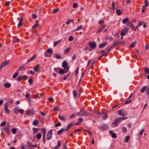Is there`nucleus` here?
I'll return each instance as SVG.
<instances>
[{
  "label": "nucleus",
  "mask_w": 149,
  "mask_h": 149,
  "mask_svg": "<svg viewBox=\"0 0 149 149\" xmlns=\"http://www.w3.org/2000/svg\"><path fill=\"white\" fill-rule=\"evenodd\" d=\"M39 121L37 120H35L33 123V125H37L38 124Z\"/></svg>",
  "instance_id": "bb28decb"
},
{
  "label": "nucleus",
  "mask_w": 149,
  "mask_h": 149,
  "mask_svg": "<svg viewBox=\"0 0 149 149\" xmlns=\"http://www.w3.org/2000/svg\"><path fill=\"white\" fill-rule=\"evenodd\" d=\"M110 133L111 134V137L115 139L116 138V135L115 133H113L112 131H109Z\"/></svg>",
  "instance_id": "2eb2a0df"
},
{
  "label": "nucleus",
  "mask_w": 149,
  "mask_h": 149,
  "mask_svg": "<svg viewBox=\"0 0 149 149\" xmlns=\"http://www.w3.org/2000/svg\"><path fill=\"white\" fill-rule=\"evenodd\" d=\"M41 130L43 132V137H45L46 134V130L45 128H42Z\"/></svg>",
  "instance_id": "5701e85b"
},
{
  "label": "nucleus",
  "mask_w": 149,
  "mask_h": 149,
  "mask_svg": "<svg viewBox=\"0 0 149 149\" xmlns=\"http://www.w3.org/2000/svg\"><path fill=\"white\" fill-rule=\"evenodd\" d=\"M147 88V86H144L142 88L141 90V93H143L145 91V90Z\"/></svg>",
  "instance_id": "72a5a7b5"
},
{
  "label": "nucleus",
  "mask_w": 149,
  "mask_h": 149,
  "mask_svg": "<svg viewBox=\"0 0 149 149\" xmlns=\"http://www.w3.org/2000/svg\"><path fill=\"white\" fill-rule=\"evenodd\" d=\"M33 134H36L38 131V128L33 127Z\"/></svg>",
  "instance_id": "473e14b6"
},
{
  "label": "nucleus",
  "mask_w": 149,
  "mask_h": 149,
  "mask_svg": "<svg viewBox=\"0 0 149 149\" xmlns=\"http://www.w3.org/2000/svg\"><path fill=\"white\" fill-rule=\"evenodd\" d=\"M36 56L37 55L36 54H34L33 56L31 57L28 60L27 62H29L33 60Z\"/></svg>",
  "instance_id": "a878e982"
},
{
  "label": "nucleus",
  "mask_w": 149,
  "mask_h": 149,
  "mask_svg": "<svg viewBox=\"0 0 149 149\" xmlns=\"http://www.w3.org/2000/svg\"><path fill=\"white\" fill-rule=\"evenodd\" d=\"M52 131V130H51L47 133L46 138L47 140H49L52 138V136L53 134Z\"/></svg>",
  "instance_id": "f03ea898"
},
{
  "label": "nucleus",
  "mask_w": 149,
  "mask_h": 149,
  "mask_svg": "<svg viewBox=\"0 0 149 149\" xmlns=\"http://www.w3.org/2000/svg\"><path fill=\"white\" fill-rule=\"evenodd\" d=\"M144 8L147 7L149 5V3L147 0H145L144 1Z\"/></svg>",
  "instance_id": "f704fd0d"
},
{
  "label": "nucleus",
  "mask_w": 149,
  "mask_h": 149,
  "mask_svg": "<svg viewBox=\"0 0 149 149\" xmlns=\"http://www.w3.org/2000/svg\"><path fill=\"white\" fill-rule=\"evenodd\" d=\"M123 110H119L118 111V113L119 115L122 116H125V114L123 113Z\"/></svg>",
  "instance_id": "f3484780"
},
{
  "label": "nucleus",
  "mask_w": 149,
  "mask_h": 149,
  "mask_svg": "<svg viewBox=\"0 0 149 149\" xmlns=\"http://www.w3.org/2000/svg\"><path fill=\"white\" fill-rule=\"evenodd\" d=\"M107 42L103 43L100 44L99 45V47L100 48H102L105 46L106 45H107Z\"/></svg>",
  "instance_id": "6ab92c4d"
},
{
  "label": "nucleus",
  "mask_w": 149,
  "mask_h": 149,
  "mask_svg": "<svg viewBox=\"0 0 149 149\" xmlns=\"http://www.w3.org/2000/svg\"><path fill=\"white\" fill-rule=\"evenodd\" d=\"M40 65H37L34 68V70L35 72H37L39 68Z\"/></svg>",
  "instance_id": "b1692460"
},
{
  "label": "nucleus",
  "mask_w": 149,
  "mask_h": 149,
  "mask_svg": "<svg viewBox=\"0 0 149 149\" xmlns=\"http://www.w3.org/2000/svg\"><path fill=\"white\" fill-rule=\"evenodd\" d=\"M82 27V26L81 25H80L77 28L75 29L72 32H74L76 31H78L81 29Z\"/></svg>",
  "instance_id": "2f4dec72"
},
{
  "label": "nucleus",
  "mask_w": 149,
  "mask_h": 149,
  "mask_svg": "<svg viewBox=\"0 0 149 149\" xmlns=\"http://www.w3.org/2000/svg\"><path fill=\"white\" fill-rule=\"evenodd\" d=\"M127 25L128 26H130L131 28L132 29L136 31V28L134 25L130 22H129L127 24Z\"/></svg>",
  "instance_id": "9d476101"
},
{
  "label": "nucleus",
  "mask_w": 149,
  "mask_h": 149,
  "mask_svg": "<svg viewBox=\"0 0 149 149\" xmlns=\"http://www.w3.org/2000/svg\"><path fill=\"white\" fill-rule=\"evenodd\" d=\"M116 13L118 15H120L121 14V12L120 10H117Z\"/></svg>",
  "instance_id": "c03bdc74"
},
{
  "label": "nucleus",
  "mask_w": 149,
  "mask_h": 149,
  "mask_svg": "<svg viewBox=\"0 0 149 149\" xmlns=\"http://www.w3.org/2000/svg\"><path fill=\"white\" fill-rule=\"evenodd\" d=\"M130 136H127L125 138V140L124 141V142L125 143H127V142L130 139Z\"/></svg>",
  "instance_id": "7c9ffc66"
},
{
  "label": "nucleus",
  "mask_w": 149,
  "mask_h": 149,
  "mask_svg": "<svg viewBox=\"0 0 149 149\" xmlns=\"http://www.w3.org/2000/svg\"><path fill=\"white\" fill-rule=\"evenodd\" d=\"M22 79L24 80H26L27 78V76L26 75H24L21 76Z\"/></svg>",
  "instance_id": "6e6d98bb"
},
{
  "label": "nucleus",
  "mask_w": 149,
  "mask_h": 149,
  "mask_svg": "<svg viewBox=\"0 0 149 149\" xmlns=\"http://www.w3.org/2000/svg\"><path fill=\"white\" fill-rule=\"evenodd\" d=\"M61 146V142L60 141H58L57 142V145L55 146L56 147L58 148L59 147H60Z\"/></svg>",
  "instance_id": "e433bc0d"
},
{
  "label": "nucleus",
  "mask_w": 149,
  "mask_h": 149,
  "mask_svg": "<svg viewBox=\"0 0 149 149\" xmlns=\"http://www.w3.org/2000/svg\"><path fill=\"white\" fill-rule=\"evenodd\" d=\"M117 123H117L116 122V121L115 120L114 122H113L112 123V127H113L116 126L117 125Z\"/></svg>",
  "instance_id": "a18cd8bd"
},
{
  "label": "nucleus",
  "mask_w": 149,
  "mask_h": 149,
  "mask_svg": "<svg viewBox=\"0 0 149 149\" xmlns=\"http://www.w3.org/2000/svg\"><path fill=\"white\" fill-rule=\"evenodd\" d=\"M106 39L107 40L109 39L110 41H111L113 39V38L112 37L109 36H107L106 37Z\"/></svg>",
  "instance_id": "8fccbe9b"
},
{
  "label": "nucleus",
  "mask_w": 149,
  "mask_h": 149,
  "mask_svg": "<svg viewBox=\"0 0 149 149\" xmlns=\"http://www.w3.org/2000/svg\"><path fill=\"white\" fill-rule=\"evenodd\" d=\"M4 86L6 88H9L11 86L9 82H6L4 84Z\"/></svg>",
  "instance_id": "aec40b11"
},
{
  "label": "nucleus",
  "mask_w": 149,
  "mask_h": 149,
  "mask_svg": "<svg viewBox=\"0 0 149 149\" xmlns=\"http://www.w3.org/2000/svg\"><path fill=\"white\" fill-rule=\"evenodd\" d=\"M39 21L38 20H36L35 21V24L32 26V29H34L35 28H37L39 26L38 24Z\"/></svg>",
  "instance_id": "f8f14e48"
},
{
  "label": "nucleus",
  "mask_w": 149,
  "mask_h": 149,
  "mask_svg": "<svg viewBox=\"0 0 149 149\" xmlns=\"http://www.w3.org/2000/svg\"><path fill=\"white\" fill-rule=\"evenodd\" d=\"M128 29L125 28L122 30L121 31L120 35L121 36H123L126 34L128 32Z\"/></svg>",
  "instance_id": "423d86ee"
},
{
  "label": "nucleus",
  "mask_w": 149,
  "mask_h": 149,
  "mask_svg": "<svg viewBox=\"0 0 149 149\" xmlns=\"http://www.w3.org/2000/svg\"><path fill=\"white\" fill-rule=\"evenodd\" d=\"M22 79L21 76H19L17 78L16 80L18 82H19L21 80H22Z\"/></svg>",
  "instance_id": "37998d69"
},
{
  "label": "nucleus",
  "mask_w": 149,
  "mask_h": 149,
  "mask_svg": "<svg viewBox=\"0 0 149 149\" xmlns=\"http://www.w3.org/2000/svg\"><path fill=\"white\" fill-rule=\"evenodd\" d=\"M8 103H6L4 104V110L5 111V112L6 113L9 114L10 113V111L8 109Z\"/></svg>",
  "instance_id": "39448f33"
},
{
  "label": "nucleus",
  "mask_w": 149,
  "mask_h": 149,
  "mask_svg": "<svg viewBox=\"0 0 149 149\" xmlns=\"http://www.w3.org/2000/svg\"><path fill=\"white\" fill-rule=\"evenodd\" d=\"M35 113L33 109H29L26 111V114L28 116H31L34 114Z\"/></svg>",
  "instance_id": "7ed1b4c3"
},
{
  "label": "nucleus",
  "mask_w": 149,
  "mask_h": 149,
  "mask_svg": "<svg viewBox=\"0 0 149 149\" xmlns=\"http://www.w3.org/2000/svg\"><path fill=\"white\" fill-rule=\"evenodd\" d=\"M70 49V48H68L65 49L64 51V54H65L69 52Z\"/></svg>",
  "instance_id": "a19ab883"
},
{
  "label": "nucleus",
  "mask_w": 149,
  "mask_h": 149,
  "mask_svg": "<svg viewBox=\"0 0 149 149\" xmlns=\"http://www.w3.org/2000/svg\"><path fill=\"white\" fill-rule=\"evenodd\" d=\"M61 125V123L59 122H58L55 125V127H57L60 126Z\"/></svg>",
  "instance_id": "338daca9"
},
{
  "label": "nucleus",
  "mask_w": 149,
  "mask_h": 149,
  "mask_svg": "<svg viewBox=\"0 0 149 149\" xmlns=\"http://www.w3.org/2000/svg\"><path fill=\"white\" fill-rule=\"evenodd\" d=\"M65 130V129L64 128L60 130H59L58 132V135L60 134L62 132H63Z\"/></svg>",
  "instance_id": "58836bf2"
},
{
  "label": "nucleus",
  "mask_w": 149,
  "mask_h": 149,
  "mask_svg": "<svg viewBox=\"0 0 149 149\" xmlns=\"http://www.w3.org/2000/svg\"><path fill=\"white\" fill-rule=\"evenodd\" d=\"M19 112L21 114H22L24 113V111L22 109H20L19 110Z\"/></svg>",
  "instance_id": "69168bd1"
},
{
  "label": "nucleus",
  "mask_w": 149,
  "mask_h": 149,
  "mask_svg": "<svg viewBox=\"0 0 149 149\" xmlns=\"http://www.w3.org/2000/svg\"><path fill=\"white\" fill-rule=\"evenodd\" d=\"M13 134H15L16 132V130L15 128H13L11 130Z\"/></svg>",
  "instance_id": "864d4df0"
},
{
  "label": "nucleus",
  "mask_w": 149,
  "mask_h": 149,
  "mask_svg": "<svg viewBox=\"0 0 149 149\" xmlns=\"http://www.w3.org/2000/svg\"><path fill=\"white\" fill-rule=\"evenodd\" d=\"M26 146L28 148H31L32 144L31 142L29 141H28L27 143L26 144Z\"/></svg>",
  "instance_id": "393cba45"
},
{
  "label": "nucleus",
  "mask_w": 149,
  "mask_h": 149,
  "mask_svg": "<svg viewBox=\"0 0 149 149\" xmlns=\"http://www.w3.org/2000/svg\"><path fill=\"white\" fill-rule=\"evenodd\" d=\"M5 130L6 132L8 133V134H10V130L9 129H5Z\"/></svg>",
  "instance_id": "0e129e2a"
},
{
  "label": "nucleus",
  "mask_w": 149,
  "mask_h": 149,
  "mask_svg": "<svg viewBox=\"0 0 149 149\" xmlns=\"http://www.w3.org/2000/svg\"><path fill=\"white\" fill-rule=\"evenodd\" d=\"M73 20H69L67 21L66 22V24L68 25L70 24L71 22H73Z\"/></svg>",
  "instance_id": "de8ad7c7"
},
{
  "label": "nucleus",
  "mask_w": 149,
  "mask_h": 149,
  "mask_svg": "<svg viewBox=\"0 0 149 149\" xmlns=\"http://www.w3.org/2000/svg\"><path fill=\"white\" fill-rule=\"evenodd\" d=\"M9 63L8 61H4L0 65V70L1 69L3 66L8 65Z\"/></svg>",
  "instance_id": "6e6552de"
},
{
  "label": "nucleus",
  "mask_w": 149,
  "mask_h": 149,
  "mask_svg": "<svg viewBox=\"0 0 149 149\" xmlns=\"http://www.w3.org/2000/svg\"><path fill=\"white\" fill-rule=\"evenodd\" d=\"M58 117L61 120L64 121L65 120V118L63 116H61L60 115H58Z\"/></svg>",
  "instance_id": "4c0bfd02"
},
{
  "label": "nucleus",
  "mask_w": 149,
  "mask_h": 149,
  "mask_svg": "<svg viewBox=\"0 0 149 149\" xmlns=\"http://www.w3.org/2000/svg\"><path fill=\"white\" fill-rule=\"evenodd\" d=\"M19 72L17 71L15 73L13 74L12 76V77L13 78H15L18 75Z\"/></svg>",
  "instance_id": "cd10ccee"
},
{
  "label": "nucleus",
  "mask_w": 149,
  "mask_h": 149,
  "mask_svg": "<svg viewBox=\"0 0 149 149\" xmlns=\"http://www.w3.org/2000/svg\"><path fill=\"white\" fill-rule=\"evenodd\" d=\"M129 19L127 17L123 19L122 22L123 23L125 24L128 21Z\"/></svg>",
  "instance_id": "c85d7f7f"
},
{
  "label": "nucleus",
  "mask_w": 149,
  "mask_h": 149,
  "mask_svg": "<svg viewBox=\"0 0 149 149\" xmlns=\"http://www.w3.org/2000/svg\"><path fill=\"white\" fill-rule=\"evenodd\" d=\"M119 45L120 42L116 41L114 42L111 46L112 47L114 48L115 47Z\"/></svg>",
  "instance_id": "dca6fc26"
},
{
  "label": "nucleus",
  "mask_w": 149,
  "mask_h": 149,
  "mask_svg": "<svg viewBox=\"0 0 149 149\" xmlns=\"http://www.w3.org/2000/svg\"><path fill=\"white\" fill-rule=\"evenodd\" d=\"M62 67L64 68L65 70H68L69 69V67L68 66V64L66 61H63L62 63Z\"/></svg>",
  "instance_id": "0eeeda50"
},
{
  "label": "nucleus",
  "mask_w": 149,
  "mask_h": 149,
  "mask_svg": "<svg viewBox=\"0 0 149 149\" xmlns=\"http://www.w3.org/2000/svg\"><path fill=\"white\" fill-rule=\"evenodd\" d=\"M79 68H77L75 70V73L76 74V76H77V74L78 73V72H79Z\"/></svg>",
  "instance_id": "5fc2aeb1"
},
{
  "label": "nucleus",
  "mask_w": 149,
  "mask_h": 149,
  "mask_svg": "<svg viewBox=\"0 0 149 149\" xmlns=\"http://www.w3.org/2000/svg\"><path fill=\"white\" fill-rule=\"evenodd\" d=\"M77 115L80 116H86L88 115V114L85 111L81 110L79 112L77 113Z\"/></svg>",
  "instance_id": "20e7f679"
},
{
  "label": "nucleus",
  "mask_w": 149,
  "mask_h": 149,
  "mask_svg": "<svg viewBox=\"0 0 149 149\" xmlns=\"http://www.w3.org/2000/svg\"><path fill=\"white\" fill-rule=\"evenodd\" d=\"M122 130L123 132H126L127 131V129L125 127H123L122 128Z\"/></svg>",
  "instance_id": "774afa93"
},
{
  "label": "nucleus",
  "mask_w": 149,
  "mask_h": 149,
  "mask_svg": "<svg viewBox=\"0 0 149 149\" xmlns=\"http://www.w3.org/2000/svg\"><path fill=\"white\" fill-rule=\"evenodd\" d=\"M105 28V26L104 25H102V27L100 28L97 31V32L98 33H100Z\"/></svg>",
  "instance_id": "4be33fe9"
},
{
  "label": "nucleus",
  "mask_w": 149,
  "mask_h": 149,
  "mask_svg": "<svg viewBox=\"0 0 149 149\" xmlns=\"http://www.w3.org/2000/svg\"><path fill=\"white\" fill-rule=\"evenodd\" d=\"M61 41V40H60L54 42V45L55 46H56Z\"/></svg>",
  "instance_id": "79ce46f5"
},
{
  "label": "nucleus",
  "mask_w": 149,
  "mask_h": 149,
  "mask_svg": "<svg viewBox=\"0 0 149 149\" xmlns=\"http://www.w3.org/2000/svg\"><path fill=\"white\" fill-rule=\"evenodd\" d=\"M89 44L91 47L93 49H94L96 47V43L95 42H89Z\"/></svg>",
  "instance_id": "1a4fd4ad"
},
{
  "label": "nucleus",
  "mask_w": 149,
  "mask_h": 149,
  "mask_svg": "<svg viewBox=\"0 0 149 149\" xmlns=\"http://www.w3.org/2000/svg\"><path fill=\"white\" fill-rule=\"evenodd\" d=\"M72 123H71L67 126L65 130L66 131H67L72 127Z\"/></svg>",
  "instance_id": "c756f323"
},
{
  "label": "nucleus",
  "mask_w": 149,
  "mask_h": 149,
  "mask_svg": "<svg viewBox=\"0 0 149 149\" xmlns=\"http://www.w3.org/2000/svg\"><path fill=\"white\" fill-rule=\"evenodd\" d=\"M124 118L121 117L116 118L115 119V120L117 123H120L122 120H124Z\"/></svg>",
  "instance_id": "ddd939ff"
},
{
  "label": "nucleus",
  "mask_w": 149,
  "mask_h": 149,
  "mask_svg": "<svg viewBox=\"0 0 149 149\" xmlns=\"http://www.w3.org/2000/svg\"><path fill=\"white\" fill-rule=\"evenodd\" d=\"M53 53V50L51 48H49L45 52V56L46 57H49L51 56Z\"/></svg>",
  "instance_id": "f257e3e1"
},
{
  "label": "nucleus",
  "mask_w": 149,
  "mask_h": 149,
  "mask_svg": "<svg viewBox=\"0 0 149 149\" xmlns=\"http://www.w3.org/2000/svg\"><path fill=\"white\" fill-rule=\"evenodd\" d=\"M41 137V135L40 133H38L36 135V137L38 139H40Z\"/></svg>",
  "instance_id": "49530a36"
},
{
  "label": "nucleus",
  "mask_w": 149,
  "mask_h": 149,
  "mask_svg": "<svg viewBox=\"0 0 149 149\" xmlns=\"http://www.w3.org/2000/svg\"><path fill=\"white\" fill-rule=\"evenodd\" d=\"M25 69L24 67V66H21L19 67V68L17 70V71H21Z\"/></svg>",
  "instance_id": "c9c22d12"
},
{
  "label": "nucleus",
  "mask_w": 149,
  "mask_h": 149,
  "mask_svg": "<svg viewBox=\"0 0 149 149\" xmlns=\"http://www.w3.org/2000/svg\"><path fill=\"white\" fill-rule=\"evenodd\" d=\"M32 18L33 19H36V18H37V15L36 14H32Z\"/></svg>",
  "instance_id": "13d9d810"
},
{
  "label": "nucleus",
  "mask_w": 149,
  "mask_h": 149,
  "mask_svg": "<svg viewBox=\"0 0 149 149\" xmlns=\"http://www.w3.org/2000/svg\"><path fill=\"white\" fill-rule=\"evenodd\" d=\"M23 20V19L22 18H21L19 19V23L18 24V26H22L23 25V23L22 21Z\"/></svg>",
  "instance_id": "412c9836"
},
{
  "label": "nucleus",
  "mask_w": 149,
  "mask_h": 149,
  "mask_svg": "<svg viewBox=\"0 0 149 149\" xmlns=\"http://www.w3.org/2000/svg\"><path fill=\"white\" fill-rule=\"evenodd\" d=\"M136 43V41L134 42V43H132L129 46V47L132 48L134 47L135 46V45Z\"/></svg>",
  "instance_id": "ea45409f"
},
{
  "label": "nucleus",
  "mask_w": 149,
  "mask_h": 149,
  "mask_svg": "<svg viewBox=\"0 0 149 149\" xmlns=\"http://www.w3.org/2000/svg\"><path fill=\"white\" fill-rule=\"evenodd\" d=\"M6 121H4L2 122L1 123L0 125L2 127L4 126L5 125V124H6Z\"/></svg>",
  "instance_id": "e2e57ef3"
},
{
  "label": "nucleus",
  "mask_w": 149,
  "mask_h": 149,
  "mask_svg": "<svg viewBox=\"0 0 149 149\" xmlns=\"http://www.w3.org/2000/svg\"><path fill=\"white\" fill-rule=\"evenodd\" d=\"M132 96L131 95H130L129 97H128V99L126 101V102L125 103V104H128L132 102V100H130V98Z\"/></svg>",
  "instance_id": "a211bd4d"
},
{
  "label": "nucleus",
  "mask_w": 149,
  "mask_h": 149,
  "mask_svg": "<svg viewBox=\"0 0 149 149\" xmlns=\"http://www.w3.org/2000/svg\"><path fill=\"white\" fill-rule=\"evenodd\" d=\"M73 39V38L72 36H70L68 39V40L69 41H71Z\"/></svg>",
  "instance_id": "680f3d73"
},
{
  "label": "nucleus",
  "mask_w": 149,
  "mask_h": 149,
  "mask_svg": "<svg viewBox=\"0 0 149 149\" xmlns=\"http://www.w3.org/2000/svg\"><path fill=\"white\" fill-rule=\"evenodd\" d=\"M20 109H19V107L17 106L15 107L13 109V111L16 114H17L18 113V112H19V110Z\"/></svg>",
  "instance_id": "9b49d317"
},
{
  "label": "nucleus",
  "mask_w": 149,
  "mask_h": 149,
  "mask_svg": "<svg viewBox=\"0 0 149 149\" xmlns=\"http://www.w3.org/2000/svg\"><path fill=\"white\" fill-rule=\"evenodd\" d=\"M108 117V115L107 114H104V115L102 117V119L103 120H105Z\"/></svg>",
  "instance_id": "09e8293b"
},
{
  "label": "nucleus",
  "mask_w": 149,
  "mask_h": 149,
  "mask_svg": "<svg viewBox=\"0 0 149 149\" xmlns=\"http://www.w3.org/2000/svg\"><path fill=\"white\" fill-rule=\"evenodd\" d=\"M53 109L55 111H59V109L58 106H56L53 108Z\"/></svg>",
  "instance_id": "603ef678"
},
{
  "label": "nucleus",
  "mask_w": 149,
  "mask_h": 149,
  "mask_svg": "<svg viewBox=\"0 0 149 149\" xmlns=\"http://www.w3.org/2000/svg\"><path fill=\"white\" fill-rule=\"evenodd\" d=\"M30 84H31L33 83V79H29L28 80Z\"/></svg>",
  "instance_id": "4d7b16f0"
},
{
  "label": "nucleus",
  "mask_w": 149,
  "mask_h": 149,
  "mask_svg": "<svg viewBox=\"0 0 149 149\" xmlns=\"http://www.w3.org/2000/svg\"><path fill=\"white\" fill-rule=\"evenodd\" d=\"M59 9L58 8H57L56 9H55L54 10L52 11V13L53 14L55 13L58 11Z\"/></svg>",
  "instance_id": "bf43d9fd"
},
{
  "label": "nucleus",
  "mask_w": 149,
  "mask_h": 149,
  "mask_svg": "<svg viewBox=\"0 0 149 149\" xmlns=\"http://www.w3.org/2000/svg\"><path fill=\"white\" fill-rule=\"evenodd\" d=\"M78 5L76 3H73L72 6L73 8H75L78 7Z\"/></svg>",
  "instance_id": "3c124183"
},
{
  "label": "nucleus",
  "mask_w": 149,
  "mask_h": 149,
  "mask_svg": "<svg viewBox=\"0 0 149 149\" xmlns=\"http://www.w3.org/2000/svg\"><path fill=\"white\" fill-rule=\"evenodd\" d=\"M68 71L67 70H65L64 69H61L59 70V73L61 74H63L66 72Z\"/></svg>",
  "instance_id": "4468645a"
},
{
  "label": "nucleus",
  "mask_w": 149,
  "mask_h": 149,
  "mask_svg": "<svg viewBox=\"0 0 149 149\" xmlns=\"http://www.w3.org/2000/svg\"><path fill=\"white\" fill-rule=\"evenodd\" d=\"M145 72L148 74H149V69L148 68H145Z\"/></svg>",
  "instance_id": "052dcab7"
}]
</instances>
